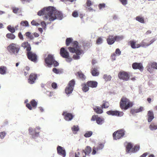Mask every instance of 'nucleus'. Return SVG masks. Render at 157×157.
Here are the masks:
<instances>
[{
    "mask_svg": "<svg viewBox=\"0 0 157 157\" xmlns=\"http://www.w3.org/2000/svg\"><path fill=\"white\" fill-rule=\"evenodd\" d=\"M60 54L64 58H67L66 61L68 62H70L72 60V58L69 57V53L63 47L60 49Z\"/></svg>",
    "mask_w": 157,
    "mask_h": 157,
    "instance_id": "1a4fd4ad",
    "label": "nucleus"
},
{
    "mask_svg": "<svg viewBox=\"0 0 157 157\" xmlns=\"http://www.w3.org/2000/svg\"><path fill=\"white\" fill-rule=\"evenodd\" d=\"M18 36L19 38L21 40H23V37L21 32H19L18 34Z\"/></svg>",
    "mask_w": 157,
    "mask_h": 157,
    "instance_id": "052dcab7",
    "label": "nucleus"
},
{
    "mask_svg": "<svg viewBox=\"0 0 157 157\" xmlns=\"http://www.w3.org/2000/svg\"><path fill=\"white\" fill-rule=\"evenodd\" d=\"M57 153L63 157L66 156V152L65 149L63 147L58 146L57 147Z\"/></svg>",
    "mask_w": 157,
    "mask_h": 157,
    "instance_id": "ddd939ff",
    "label": "nucleus"
},
{
    "mask_svg": "<svg viewBox=\"0 0 157 157\" xmlns=\"http://www.w3.org/2000/svg\"><path fill=\"white\" fill-rule=\"evenodd\" d=\"M106 113L109 115L112 116H117L119 117L122 116L124 114L123 112H119L117 110H110L107 112Z\"/></svg>",
    "mask_w": 157,
    "mask_h": 157,
    "instance_id": "2eb2a0df",
    "label": "nucleus"
},
{
    "mask_svg": "<svg viewBox=\"0 0 157 157\" xmlns=\"http://www.w3.org/2000/svg\"><path fill=\"white\" fill-rule=\"evenodd\" d=\"M105 5L104 3L100 4L98 5V8L100 10L102 8H104L105 7Z\"/></svg>",
    "mask_w": 157,
    "mask_h": 157,
    "instance_id": "09e8293b",
    "label": "nucleus"
},
{
    "mask_svg": "<svg viewBox=\"0 0 157 157\" xmlns=\"http://www.w3.org/2000/svg\"><path fill=\"white\" fill-rule=\"evenodd\" d=\"M6 135V133L4 131L2 132L0 134V138L3 139Z\"/></svg>",
    "mask_w": 157,
    "mask_h": 157,
    "instance_id": "a18cd8bd",
    "label": "nucleus"
},
{
    "mask_svg": "<svg viewBox=\"0 0 157 157\" xmlns=\"http://www.w3.org/2000/svg\"><path fill=\"white\" fill-rule=\"evenodd\" d=\"M62 115L64 116L65 120L68 121H71L74 117L71 113H67V112H63Z\"/></svg>",
    "mask_w": 157,
    "mask_h": 157,
    "instance_id": "4468645a",
    "label": "nucleus"
},
{
    "mask_svg": "<svg viewBox=\"0 0 157 157\" xmlns=\"http://www.w3.org/2000/svg\"><path fill=\"white\" fill-rule=\"evenodd\" d=\"M120 105L121 108L122 109H124L125 110H127L133 105L132 103L125 97H123L121 98Z\"/></svg>",
    "mask_w": 157,
    "mask_h": 157,
    "instance_id": "20e7f679",
    "label": "nucleus"
},
{
    "mask_svg": "<svg viewBox=\"0 0 157 157\" xmlns=\"http://www.w3.org/2000/svg\"><path fill=\"white\" fill-rule=\"evenodd\" d=\"M104 145L102 143H98L96 147H94L93 148V151L92 154L95 155L96 153H98L99 150H102L104 147Z\"/></svg>",
    "mask_w": 157,
    "mask_h": 157,
    "instance_id": "f8f14e48",
    "label": "nucleus"
},
{
    "mask_svg": "<svg viewBox=\"0 0 157 157\" xmlns=\"http://www.w3.org/2000/svg\"><path fill=\"white\" fill-rule=\"evenodd\" d=\"M7 28V29L11 33H13L15 32V29L14 27H12L10 25H9Z\"/></svg>",
    "mask_w": 157,
    "mask_h": 157,
    "instance_id": "c9c22d12",
    "label": "nucleus"
},
{
    "mask_svg": "<svg viewBox=\"0 0 157 157\" xmlns=\"http://www.w3.org/2000/svg\"><path fill=\"white\" fill-rule=\"evenodd\" d=\"M41 24L42 27L45 29L46 28V25L45 22L44 21H42L41 23Z\"/></svg>",
    "mask_w": 157,
    "mask_h": 157,
    "instance_id": "5fc2aeb1",
    "label": "nucleus"
},
{
    "mask_svg": "<svg viewBox=\"0 0 157 157\" xmlns=\"http://www.w3.org/2000/svg\"><path fill=\"white\" fill-rule=\"evenodd\" d=\"M37 14L40 16L44 15V19L48 20L50 21H53L56 19L61 20L63 18L62 13L52 6L43 8L38 12Z\"/></svg>",
    "mask_w": 157,
    "mask_h": 157,
    "instance_id": "f257e3e1",
    "label": "nucleus"
},
{
    "mask_svg": "<svg viewBox=\"0 0 157 157\" xmlns=\"http://www.w3.org/2000/svg\"><path fill=\"white\" fill-rule=\"evenodd\" d=\"M114 37L115 41L118 42L122 40L124 38V36L123 35L116 36Z\"/></svg>",
    "mask_w": 157,
    "mask_h": 157,
    "instance_id": "473e14b6",
    "label": "nucleus"
},
{
    "mask_svg": "<svg viewBox=\"0 0 157 157\" xmlns=\"http://www.w3.org/2000/svg\"><path fill=\"white\" fill-rule=\"evenodd\" d=\"M93 109L94 111L98 114H101L103 112V110L99 106H95L94 107Z\"/></svg>",
    "mask_w": 157,
    "mask_h": 157,
    "instance_id": "bb28decb",
    "label": "nucleus"
},
{
    "mask_svg": "<svg viewBox=\"0 0 157 157\" xmlns=\"http://www.w3.org/2000/svg\"><path fill=\"white\" fill-rule=\"evenodd\" d=\"M132 67L134 69H138L140 70H143V67L140 63H135L132 64Z\"/></svg>",
    "mask_w": 157,
    "mask_h": 157,
    "instance_id": "a211bd4d",
    "label": "nucleus"
},
{
    "mask_svg": "<svg viewBox=\"0 0 157 157\" xmlns=\"http://www.w3.org/2000/svg\"><path fill=\"white\" fill-rule=\"evenodd\" d=\"M25 35L30 40H33L34 38L33 34H31L30 32H28L26 33H25Z\"/></svg>",
    "mask_w": 157,
    "mask_h": 157,
    "instance_id": "4c0bfd02",
    "label": "nucleus"
},
{
    "mask_svg": "<svg viewBox=\"0 0 157 157\" xmlns=\"http://www.w3.org/2000/svg\"><path fill=\"white\" fill-rule=\"evenodd\" d=\"M144 110V108L142 107H140L138 109H132L131 110L130 112L132 114H134L135 113L141 112L142 111Z\"/></svg>",
    "mask_w": 157,
    "mask_h": 157,
    "instance_id": "393cba45",
    "label": "nucleus"
},
{
    "mask_svg": "<svg viewBox=\"0 0 157 157\" xmlns=\"http://www.w3.org/2000/svg\"><path fill=\"white\" fill-rule=\"evenodd\" d=\"M149 128L151 131H155L157 129V125L154 123H152L149 125Z\"/></svg>",
    "mask_w": 157,
    "mask_h": 157,
    "instance_id": "c756f323",
    "label": "nucleus"
},
{
    "mask_svg": "<svg viewBox=\"0 0 157 157\" xmlns=\"http://www.w3.org/2000/svg\"><path fill=\"white\" fill-rule=\"evenodd\" d=\"M7 68L4 66L0 67V74L2 75H4L6 74Z\"/></svg>",
    "mask_w": 157,
    "mask_h": 157,
    "instance_id": "c85d7f7f",
    "label": "nucleus"
},
{
    "mask_svg": "<svg viewBox=\"0 0 157 157\" xmlns=\"http://www.w3.org/2000/svg\"><path fill=\"white\" fill-rule=\"evenodd\" d=\"M97 115H94L92 116L91 118V121H95V120H96V119L98 117Z\"/></svg>",
    "mask_w": 157,
    "mask_h": 157,
    "instance_id": "680f3d73",
    "label": "nucleus"
},
{
    "mask_svg": "<svg viewBox=\"0 0 157 157\" xmlns=\"http://www.w3.org/2000/svg\"><path fill=\"white\" fill-rule=\"evenodd\" d=\"M86 6L87 7H89L92 5L91 2L90 0H87L86 2Z\"/></svg>",
    "mask_w": 157,
    "mask_h": 157,
    "instance_id": "8fccbe9b",
    "label": "nucleus"
},
{
    "mask_svg": "<svg viewBox=\"0 0 157 157\" xmlns=\"http://www.w3.org/2000/svg\"><path fill=\"white\" fill-rule=\"evenodd\" d=\"M133 145L131 143H128L126 146V152L127 153L131 152H136L138 151L140 149L139 145H136L132 148Z\"/></svg>",
    "mask_w": 157,
    "mask_h": 157,
    "instance_id": "0eeeda50",
    "label": "nucleus"
},
{
    "mask_svg": "<svg viewBox=\"0 0 157 157\" xmlns=\"http://www.w3.org/2000/svg\"><path fill=\"white\" fill-rule=\"evenodd\" d=\"M125 134V131L123 129L117 130L113 134V137L114 140L119 139L122 137Z\"/></svg>",
    "mask_w": 157,
    "mask_h": 157,
    "instance_id": "9d476101",
    "label": "nucleus"
},
{
    "mask_svg": "<svg viewBox=\"0 0 157 157\" xmlns=\"http://www.w3.org/2000/svg\"><path fill=\"white\" fill-rule=\"evenodd\" d=\"M21 24L23 26L28 27L29 26V24L28 21H22L21 22Z\"/></svg>",
    "mask_w": 157,
    "mask_h": 157,
    "instance_id": "79ce46f5",
    "label": "nucleus"
},
{
    "mask_svg": "<svg viewBox=\"0 0 157 157\" xmlns=\"http://www.w3.org/2000/svg\"><path fill=\"white\" fill-rule=\"evenodd\" d=\"M29 133L31 135L33 138H35L36 137H38L39 135V132H37L35 129H33L30 127L29 129Z\"/></svg>",
    "mask_w": 157,
    "mask_h": 157,
    "instance_id": "dca6fc26",
    "label": "nucleus"
},
{
    "mask_svg": "<svg viewBox=\"0 0 157 157\" xmlns=\"http://www.w3.org/2000/svg\"><path fill=\"white\" fill-rule=\"evenodd\" d=\"M111 78L112 77L110 75L107 74H104L103 76V78L106 82L110 81Z\"/></svg>",
    "mask_w": 157,
    "mask_h": 157,
    "instance_id": "7c9ffc66",
    "label": "nucleus"
},
{
    "mask_svg": "<svg viewBox=\"0 0 157 157\" xmlns=\"http://www.w3.org/2000/svg\"><path fill=\"white\" fill-rule=\"evenodd\" d=\"M156 40V39L155 38H153L148 43L149 44V46L151 44H153Z\"/></svg>",
    "mask_w": 157,
    "mask_h": 157,
    "instance_id": "bf43d9fd",
    "label": "nucleus"
},
{
    "mask_svg": "<svg viewBox=\"0 0 157 157\" xmlns=\"http://www.w3.org/2000/svg\"><path fill=\"white\" fill-rule=\"evenodd\" d=\"M72 15L74 17H77L78 16V14L77 11H75L72 13Z\"/></svg>",
    "mask_w": 157,
    "mask_h": 157,
    "instance_id": "4d7b16f0",
    "label": "nucleus"
},
{
    "mask_svg": "<svg viewBox=\"0 0 157 157\" xmlns=\"http://www.w3.org/2000/svg\"><path fill=\"white\" fill-rule=\"evenodd\" d=\"M26 106L30 110L32 109V107L31 105L29 103H27L26 104Z\"/></svg>",
    "mask_w": 157,
    "mask_h": 157,
    "instance_id": "e2e57ef3",
    "label": "nucleus"
},
{
    "mask_svg": "<svg viewBox=\"0 0 157 157\" xmlns=\"http://www.w3.org/2000/svg\"><path fill=\"white\" fill-rule=\"evenodd\" d=\"M33 36H34L35 37H38L39 36V35L36 33H33Z\"/></svg>",
    "mask_w": 157,
    "mask_h": 157,
    "instance_id": "338daca9",
    "label": "nucleus"
},
{
    "mask_svg": "<svg viewBox=\"0 0 157 157\" xmlns=\"http://www.w3.org/2000/svg\"><path fill=\"white\" fill-rule=\"evenodd\" d=\"M119 1L123 5H125L128 3L127 0H119Z\"/></svg>",
    "mask_w": 157,
    "mask_h": 157,
    "instance_id": "603ef678",
    "label": "nucleus"
},
{
    "mask_svg": "<svg viewBox=\"0 0 157 157\" xmlns=\"http://www.w3.org/2000/svg\"><path fill=\"white\" fill-rule=\"evenodd\" d=\"M87 86L92 88L96 87L98 85V83L96 81H88L87 83Z\"/></svg>",
    "mask_w": 157,
    "mask_h": 157,
    "instance_id": "4be33fe9",
    "label": "nucleus"
},
{
    "mask_svg": "<svg viewBox=\"0 0 157 157\" xmlns=\"http://www.w3.org/2000/svg\"><path fill=\"white\" fill-rule=\"evenodd\" d=\"M147 155V152L144 153L141 155L140 157H146Z\"/></svg>",
    "mask_w": 157,
    "mask_h": 157,
    "instance_id": "69168bd1",
    "label": "nucleus"
},
{
    "mask_svg": "<svg viewBox=\"0 0 157 157\" xmlns=\"http://www.w3.org/2000/svg\"><path fill=\"white\" fill-rule=\"evenodd\" d=\"M103 40L102 38L100 37H99L96 41V43L98 44H100L103 43Z\"/></svg>",
    "mask_w": 157,
    "mask_h": 157,
    "instance_id": "37998d69",
    "label": "nucleus"
},
{
    "mask_svg": "<svg viewBox=\"0 0 157 157\" xmlns=\"http://www.w3.org/2000/svg\"><path fill=\"white\" fill-rule=\"evenodd\" d=\"M92 133V132L91 131H87L84 134V136L86 137H89L91 136Z\"/></svg>",
    "mask_w": 157,
    "mask_h": 157,
    "instance_id": "a19ab883",
    "label": "nucleus"
},
{
    "mask_svg": "<svg viewBox=\"0 0 157 157\" xmlns=\"http://www.w3.org/2000/svg\"><path fill=\"white\" fill-rule=\"evenodd\" d=\"M30 103L33 107H36L37 105V102L34 100H32L31 101Z\"/></svg>",
    "mask_w": 157,
    "mask_h": 157,
    "instance_id": "49530a36",
    "label": "nucleus"
},
{
    "mask_svg": "<svg viewBox=\"0 0 157 157\" xmlns=\"http://www.w3.org/2000/svg\"><path fill=\"white\" fill-rule=\"evenodd\" d=\"M118 76L120 79L125 81L128 80L129 78V74L124 71L120 72L118 74Z\"/></svg>",
    "mask_w": 157,
    "mask_h": 157,
    "instance_id": "9b49d317",
    "label": "nucleus"
},
{
    "mask_svg": "<svg viewBox=\"0 0 157 157\" xmlns=\"http://www.w3.org/2000/svg\"><path fill=\"white\" fill-rule=\"evenodd\" d=\"M6 37L7 38L11 40H13L15 37V36L13 34H12V33H7L6 35Z\"/></svg>",
    "mask_w": 157,
    "mask_h": 157,
    "instance_id": "f704fd0d",
    "label": "nucleus"
},
{
    "mask_svg": "<svg viewBox=\"0 0 157 157\" xmlns=\"http://www.w3.org/2000/svg\"><path fill=\"white\" fill-rule=\"evenodd\" d=\"M115 53L118 56H119L121 55V52L119 48H117L115 51Z\"/></svg>",
    "mask_w": 157,
    "mask_h": 157,
    "instance_id": "864d4df0",
    "label": "nucleus"
},
{
    "mask_svg": "<svg viewBox=\"0 0 157 157\" xmlns=\"http://www.w3.org/2000/svg\"><path fill=\"white\" fill-rule=\"evenodd\" d=\"M12 10L13 11V12L14 13H17L19 10V9L18 8L16 7H13L12 8Z\"/></svg>",
    "mask_w": 157,
    "mask_h": 157,
    "instance_id": "3c124183",
    "label": "nucleus"
},
{
    "mask_svg": "<svg viewBox=\"0 0 157 157\" xmlns=\"http://www.w3.org/2000/svg\"><path fill=\"white\" fill-rule=\"evenodd\" d=\"M72 39L71 38H68L66 40V43L67 46H69L70 44L71 43Z\"/></svg>",
    "mask_w": 157,
    "mask_h": 157,
    "instance_id": "ea45409f",
    "label": "nucleus"
},
{
    "mask_svg": "<svg viewBox=\"0 0 157 157\" xmlns=\"http://www.w3.org/2000/svg\"><path fill=\"white\" fill-rule=\"evenodd\" d=\"M72 131L74 132V133H76L75 132H77L79 130V128L78 126L74 125L71 128Z\"/></svg>",
    "mask_w": 157,
    "mask_h": 157,
    "instance_id": "58836bf2",
    "label": "nucleus"
},
{
    "mask_svg": "<svg viewBox=\"0 0 157 157\" xmlns=\"http://www.w3.org/2000/svg\"><path fill=\"white\" fill-rule=\"evenodd\" d=\"M148 41L147 39H145L143 40L140 44V47L143 48H146L149 46V43L147 42Z\"/></svg>",
    "mask_w": 157,
    "mask_h": 157,
    "instance_id": "b1692460",
    "label": "nucleus"
},
{
    "mask_svg": "<svg viewBox=\"0 0 157 157\" xmlns=\"http://www.w3.org/2000/svg\"><path fill=\"white\" fill-rule=\"evenodd\" d=\"M21 46L24 49L26 48L28 59L33 62H36L37 59V56L35 53L30 51L31 47L30 44L27 42H24L21 44Z\"/></svg>",
    "mask_w": 157,
    "mask_h": 157,
    "instance_id": "7ed1b4c3",
    "label": "nucleus"
},
{
    "mask_svg": "<svg viewBox=\"0 0 157 157\" xmlns=\"http://www.w3.org/2000/svg\"><path fill=\"white\" fill-rule=\"evenodd\" d=\"M45 61L48 65H53L55 67L59 65L58 63L54 59L53 56L51 55H48V57L45 58Z\"/></svg>",
    "mask_w": 157,
    "mask_h": 157,
    "instance_id": "423d86ee",
    "label": "nucleus"
},
{
    "mask_svg": "<svg viewBox=\"0 0 157 157\" xmlns=\"http://www.w3.org/2000/svg\"><path fill=\"white\" fill-rule=\"evenodd\" d=\"M147 116L148 117L147 121L149 122L151 121L154 118L153 112L150 110L148 111Z\"/></svg>",
    "mask_w": 157,
    "mask_h": 157,
    "instance_id": "412c9836",
    "label": "nucleus"
},
{
    "mask_svg": "<svg viewBox=\"0 0 157 157\" xmlns=\"http://www.w3.org/2000/svg\"><path fill=\"white\" fill-rule=\"evenodd\" d=\"M37 75L36 74L32 73L29 76V78L28 79L29 83L30 84H33L35 82L37 78Z\"/></svg>",
    "mask_w": 157,
    "mask_h": 157,
    "instance_id": "f3484780",
    "label": "nucleus"
},
{
    "mask_svg": "<svg viewBox=\"0 0 157 157\" xmlns=\"http://www.w3.org/2000/svg\"><path fill=\"white\" fill-rule=\"evenodd\" d=\"M77 75L78 76L79 78L82 80H84L86 79V76L81 72H77Z\"/></svg>",
    "mask_w": 157,
    "mask_h": 157,
    "instance_id": "2f4dec72",
    "label": "nucleus"
},
{
    "mask_svg": "<svg viewBox=\"0 0 157 157\" xmlns=\"http://www.w3.org/2000/svg\"><path fill=\"white\" fill-rule=\"evenodd\" d=\"M96 122L98 124L101 125L104 122V119L98 117L96 119Z\"/></svg>",
    "mask_w": 157,
    "mask_h": 157,
    "instance_id": "72a5a7b5",
    "label": "nucleus"
},
{
    "mask_svg": "<svg viewBox=\"0 0 157 157\" xmlns=\"http://www.w3.org/2000/svg\"><path fill=\"white\" fill-rule=\"evenodd\" d=\"M36 22L34 20H33L31 22V23L32 25H35L36 24Z\"/></svg>",
    "mask_w": 157,
    "mask_h": 157,
    "instance_id": "774afa93",
    "label": "nucleus"
},
{
    "mask_svg": "<svg viewBox=\"0 0 157 157\" xmlns=\"http://www.w3.org/2000/svg\"><path fill=\"white\" fill-rule=\"evenodd\" d=\"M92 149L91 147L89 146H87L84 150H82V153H85V155L84 156H86V155H89Z\"/></svg>",
    "mask_w": 157,
    "mask_h": 157,
    "instance_id": "6ab92c4d",
    "label": "nucleus"
},
{
    "mask_svg": "<svg viewBox=\"0 0 157 157\" xmlns=\"http://www.w3.org/2000/svg\"><path fill=\"white\" fill-rule=\"evenodd\" d=\"M109 106V103L107 102H104L103 104L101 106V108L102 109L107 108H108Z\"/></svg>",
    "mask_w": 157,
    "mask_h": 157,
    "instance_id": "c03bdc74",
    "label": "nucleus"
},
{
    "mask_svg": "<svg viewBox=\"0 0 157 157\" xmlns=\"http://www.w3.org/2000/svg\"><path fill=\"white\" fill-rule=\"evenodd\" d=\"M87 84L86 85V84H83L82 85V90L85 92H87L89 89V87L87 86Z\"/></svg>",
    "mask_w": 157,
    "mask_h": 157,
    "instance_id": "e433bc0d",
    "label": "nucleus"
},
{
    "mask_svg": "<svg viewBox=\"0 0 157 157\" xmlns=\"http://www.w3.org/2000/svg\"><path fill=\"white\" fill-rule=\"evenodd\" d=\"M72 47H69L68 49L69 51L72 53H75L73 58L75 59H78L81 56L84 54V52L81 48V46L78 45V43L75 41L72 44Z\"/></svg>",
    "mask_w": 157,
    "mask_h": 157,
    "instance_id": "f03ea898",
    "label": "nucleus"
},
{
    "mask_svg": "<svg viewBox=\"0 0 157 157\" xmlns=\"http://www.w3.org/2000/svg\"><path fill=\"white\" fill-rule=\"evenodd\" d=\"M151 67L152 68L157 70V63L153 62L151 64Z\"/></svg>",
    "mask_w": 157,
    "mask_h": 157,
    "instance_id": "de8ad7c7",
    "label": "nucleus"
},
{
    "mask_svg": "<svg viewBox=\"0 0 157 157\" xmlns=\"http://www.w3.org/2000/svg\"><path fill=\"white\" fill-rule=\"evenodd\" d=\"M52 87L54 89H56L57 87V84L55 82H53L52 84Z\"/></svg>",
    "mask_w": 157,
    "mask_h": 157,
    "instance_id": "13d9d810",
    "label": "nucleus"
},
{
    "mask_svg": "<svg viewBox=\"0 0 157 157\" xmlns=\"http://www.w3.org/2000/svg\"><path fill=\"white\" fill-rule=\"evenodd\" d=\"M131 47L133 49L138 48L140 47V44H136V42L134 40L130 41Z\"/></svg>",
    "mask_w": 157,
    "mask_h": 157,
    "instance_id": "5701e85b",
    "label": "nucleus"
},
{
    "mask_svg": "<svg viewBox=\"0 0 157 157\" xmlns=\"http://www.w3.org/2000/svg\"><path fill=\"white\" fill-rule=\"evenodd\" d=\"M20 49V47L17 45L12 43L7 47V49L11 55H14L17 56Z\"/></svg>",
    "mask_w": 157,
    "mask_h": 157,
    "instance_id": "39448f33",
    "label": "nucleus"
},
{
    "mask_svg": "<svg viewBox=\"0 0 157 157\" xmlns=\"http://www.w3.org/2000/svg\"><path fill=\"white\" fill-rule=\"evenodd\" d=\"M91 73L92 75L94 76H98L99 75L98 70L97 68H95L92 69Z\"/></svg>",
    "mask_w": 157,
    "mask_h": 157,
    "instance_id": "cd10ccee",
    "label": "nucleus"
},
{
    "mask_svg": "<svg viewBox=\"0 0 157 157\" xmlns=\"http://www.w3.org/2000/svg\"><path fill=\"white\" fill-rule=\"evenodd\" d=\"M136 20L138 22L142 23H145L144 19V17L140 15L136 16L135 18Z\"/></svg>",
    "mask_w": 157,
    "mask_h": 157,
    "instance_id": "a878e982",
    "label": "nucleus"
},
{
    "mask_svg": "<svg viewBox=\"0 0 157 157\" xmlns=\"http://www.w3.org/2000/svg\"><path fill=\"white\" fill-rule=\"evenodd\" d=\"M115 56H116V55H115V53H113L111 56V57H112V60L113 61L116 59Z\"/></svg>",
    "mask_w": 157,
    "mask_h": 157,
    "instance_id": "0e129e2a",
    "label": "nucleus"
},
{
    "mask_svg": "<svg viewBox=\"0 0 157 157\" xmlns=\"http://www.w3.org/2000/svg\"><path fill=\"white\" fill-rule=\"evenodd\" d=\"M107 41L109 44L111 45L113 44L115 41L114 37L113 35H109Z\"/></svg>",
    "mask_w": 157,
    "mask_h": 157,
    "instance_id": "aec40b11",
    "label": "nucleus"
},
{
    "mask_svg": "<svg viewBox=\"0 0 157 157\" xmlns=\"http://www.w3.org/2000/svg\"><path fill=\"white\" fill-rule=\"evenodd\" d=\"M52 71L54 73L56 74H58L59 73V70L55 68H54L53 69Z\"/></svg>",
    "mask_w": 157,
    "mask_h": 157,
    "instance_id": "6e6d98bb",
    "label": "nucleus"
},
{
    "mask_svg": "<svg viewBox=\"0 0 157 157\" xmlns=\"http://www.w3.org/2000/svg\"><path fill=\"white\" fill-rule=\"evenodd\" d=\"M75 84V81L73 79L69 82L68 86L65 89V93L67 94H70L72 93Z\"/></svg>",
    "mask_w": 157,
    "mask_h": 157,
    "instance_id": "6e6552de",
    "label": "nucleus"
}]
</instances>
